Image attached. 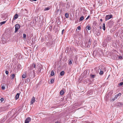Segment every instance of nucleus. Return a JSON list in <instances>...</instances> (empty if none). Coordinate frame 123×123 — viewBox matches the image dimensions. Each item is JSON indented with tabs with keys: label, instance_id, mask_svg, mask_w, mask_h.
I'll return each instance as SVG.
<instances>
[{
	"label": "nucleus",
	"instance_id": "11",
	"mask_svg": "<svg viewBox=\"0 0 123 123\" xmlns=\"http://www.w3.org/2000/svg\"><path fill=\"white\" fill-rule=\"evenodd\" d=\"M50 75L52 76H53L54 75V73L53 70H52L51 72V74Z\"/></svg>",
	"mask_w": 123,
	"mask_h": 123
},
{
	"label": "nucleus",
	"instance_id": "3",
	"mask_svg": "<svg viewBox=\"0 0 123 123\" xmlns=\"http://www.w3.org/2000/svg\"><path fill=\"white\" fill-rule=\"evenodd\" d=\"M112 17V15L111 14L108 15H106L105 17V20L107 21L111 18Z\"/></svg>",
	"mask_w": 123,
	"mask_h": 123
},
{
	"label": "nucleus",
	"instance_id": "31",
	"mask_svg": "<svg viewBox=\"0 0 123 123\" xmlns=\"http://www.w3.org/2000/svg\"><path fill=\"white\" fill-rule=\"evenodd\" d=\"M5 73L6 74H8V72L7 71H5Z\"/></svg>",
	"mask_w": 123,
	"mask_h": 123
},
{
	"label": "nucleus",
	"instance_id": "13",
	"mask_svg": "<svg viewBox=\"0 0 123 123\" xmlns=\"http://www.w3.org/2000/svg\"><path fill=\"white\" fill-rule=\"evenodd\" d=\"M86 28L89 30L91 29L90 27L88 25L86 27Z\"/></svg>",
	"mask_w": 123,
	"mask_h": 123
},
{
	"label": "nucleus",
	"instance_id": "4",
	"mask_svg": "<svg viewBox=\"0 0 123 123\" xmlns=\"http://www.w3.org/2000/svg\"><path fill=\"white\" fill-rule=\"evenodd\" d=\"M31 70H29V73L28 75L29 76H32V75L34 74V70H33L31 72Z\"/></svg>",
	"mask_w": 123,
	"mask_h": 123
},
{
	"label": "nucleus",
	"instance_id": "6",
	"mask_svg": "<svg viewBox=\"0 0 123 123\" xmlns=\"http://www.w3.org/2000/svg\"><path fill=\"white\" fill-rule=\"evenodd\" d=\"M35 98H34V97H33L31 100V104H33V103L35 102Z\"/></svg>",
	"mask_w": 123,
	"mask_h": 123
},
{
	"label": "nucleus",
	"instance_id": "28",
	"mask_svg": "<svg viewBox=\"0 0 123 123\" xmlns=\"http://www.w3.org/2000/svg\"><path fill=\"white\" fill-rule=\"evenodd\" d=\"M123 82H122L120 83L119 84V85L120 86H121L122 85H123Z\"/></svg>",
	"mask_w": 123,
	"mask_h": 123
},
{
	"label": "nucleus",
	"instance_id": "38",
	"mask_svg": "<svg viewBox=\"0 0 123 123\" xmlns=\"http://www.w3.org/2000/svg\"><path fill=\"white\" fill-rule=\"evenodd\" d=\"M55 123H58V122H56Z\"/></svg>",
	"mask_w": 123,
	"mask_h": 123
},
{
	"label": "nucleus",
	"instance_id": "35",
	"mask_svg": "<svg viewBox=\"0 0 123 123\" xmlns=\"http://www.w3.org/2000/svg\"><path fill=\"white\" fill-rule=\"evenodd\" d=\"M89 17V16H88V17H87V18H86V19L87 20V19H88Z\"/></svg>",
	"mask_w": 123,
	"mask_h": 123
},
{
	"label": "nucleus",
	"instance_id": "29",
	"mask_svg": "<svg viewBox=\"0 0 123 123\" xmlns=\"http://www.w3.org/2000/svg\"><path fill=\"white\" fill-rule=\"evenodd\" d=\"M116 99H116V98H115V97L113 99H112V101H114L115 100H116Z\"/></svg>",
	"mask_w": 123,
	"mask_h": 123
},
{
	"label": "nucleus",
	"instance_id": "9",
	"mask_svg": "<svg viewBox=\"0 0 123 123\" xmlns=\"http://www.w3.org/2000/svg\"><path fill=\"white\" fill-rule=\"evenodd\" d=\"M19 94L18 93H17L16 96L15 98L16 100L19 97Z\"/></svg>",
	"mask_w": 123,
	"mask_h": 123
},
{
	"label": "nucleus",
	"instance_id": "36",
	"mask_svg": "<svg viewBox=\"0 0 123 123\" xmlns=\"http://www.w3.org/2000/svg\"><path fill=\"white\" fill-rule=\"evenodd\" d=\"M100 20L101 22H102L103 21L102 19H100Z\"/></svg>",
	"mask_w": 123,
	"mask_h": 123
},
{
	"label": "nucleus",
	"instance_id": "17",
	"mask_svg": "<svg viewBox=\"0 0 123 123\" xmlns=\"http://www.w3.org/2000/svg\"><path fill=\"white\" fill-rule=\"evenodd\" d=\"M64 93V92L62 90L60 92V94L61 95H63Z\"/></svg>",
	"mask_w": 123,
	"mask_h": 123
},
{
	"label": "nucleus",
	"instance_id": "12",
	"mask_svg": "<svg viewBox=\"0 0 123 123\" xmlns=\"http://www.w3.org/2000/svg\"><path fill=\"white\" fill-rule=\"evenodd\" d=\"M84 19V17L83 16L81 17L79 19L80 21H81L82 20H83Z\"/></svg>",
	"mask_w": 123,
	"mask_h": 123
},
{
	"label": "nucleus",
	"instance_id": "23",
	"mask_svg": "<svg viewBox=\"0 0 123 123\" xmlns=\"http://www.w3.org/2000/svg\"><path fill=\"white\" fill-rule=\"evenodd\" d=\"M91 42L90 41H89L88 42V44L89 45V46H88L87 47H90V45H91Z\"/></svg>",
	"mask_w": 123,
	"mask_h": 123
},
{
	"label": "nucleus",
	"instance_id": "20",
	"mask_svg": "<svg viewBox=\"0 0 123 123\" xmlns=\"http://www.w3.org/2000/svg\"><path fill=\"white\" fill-rule=\"evenodd\" d=\"M65 17L66 18H67L68 16V13H66L65 14Z\"/></svg>",
	"mask_w": 123,
	"mask_h": 123
},
{
	"label": "nucleus",
	"instance_id": "5",
	"mask_svg": "<svg viewBox=\"0 0 123 123\" xmlns=\"http://www.w3.org/2000/svg\"><path fill=\"white\" fill-rule=\"evenodd\" d=\"M31 120V119L30 117H27L25 121V123H29L30 121Z\"/></svg>",
	"mask_w": 123,
	"mask_h": 123
},
{
	"label": "nucleus",
	"instance_id": "25",
	"mask_svg": "<svg viewBox=\"0 0 123 123\" xmlns=\"http://www.w3.org/2000/svg\"><path fill=\"white\" fill-rule=\"evenodd\" d=\"M23 38H25L26 37V35L25 34H23Z\"/></svg>",
	"mask_w": 123,
	"mask_h": 123
},
{
	"label": "nucleus",
	"instance_id": "37",
	"mask_svg": "<svg viewBox=\"0 0 123 123\" xmlns=\"http://www.w3.org/2000/svg\"><path fill=\"white\" fill-rule=\"evenodd\" d=\"M99 27V28H100V29H101V26H100Z\"/></svg>",
	"mask_w": 123,
	"mask_h": 123
},
{
	"label": "nucleus",
	"instance_id": "15",
	"mask_svg": "<svg viewBox=\"0 0 123 123\" xmlns=\"http://www.w3.org/2000/svg\"><path fill=\"white\" fill-rule=\"evenodd\" d=\"M6 21H5L2 22L0 23V25H2L3 24H5L6 23Z\"/></svg>",
	"mask_w": 123,
	"mask_h": 123
},
{
	"label": "nucleus",
	"instance_id": "33",
	"mask_svg": "<svg viewBox=\"0 0 123 123\" xmlns=\"http://www.w3.org/2000/svg\"><path fill=\"white\" fill-rule=\"evenodd\" d=\"M119 58L120 59H122V56H119Z\"/></svg>",
	"mask_w": 123,
	"mask_h": 123
},
{
	"label": "nucleus",
	"instance_id": "30",
	"mask_svg": "<svg viewBox=\"0 0 123 123\" xmlns=\"http://www.w3.org/2000/svg\"><path fill=\"white\" fill-rule=\"evenodd\" d=\"M95 75H91V77L92 78H93L94 77H95Z\"/></svg>",
	"mask_w": 123,
	"mask_h": 123
},
{
	"label": "nucleus",
	"instance_id": "8",
	"mask_svg": "<svg viewBox=\"0 0 123 123\" xmlns=\"http://www.w3.org/2000/svg\"><path fill=\"white\" fill-rule=\"evenodd\" d=\"M18 17V15L17 14H16L15 15L13 19L14 20H15L17 19Z\"/></svg>",
	"mask_w": 123,
	"mask_h": 123
},
{
	"label": "nucleus",
	"instance_id": "24",
	"mask_svg": "<svg viewBox=\"0 0 123 123\" xmlns=\"http://www.w3.org/2000/svg\"><path fill=\"white\" fill-rule=\"evenodd\" d=\"M26 77V75L25 74H23L22 76V77L23 78H25Z\"/></svg>",
	"mask_w": 123,
	"mask_h": 123
},
{
	"label": "nucleus",
	"instance_id": "22",
	"mask_svg": "<svg viewBox=\"0 0 123 123\" xmlns=\"http://www.w3.org/2000/svg\"><path fill=\"white\" fill-rule=\"evenodd\" d=\"M49 9V8L48 7H46L44 9V11H47Z\"/></svg>",
	"mask_w": 123,
	"mask_h": 123
},
{
	"label": "nucleus",
	"instance_id": "18",
	"mask_svg": "<svg viewBox=\"0 0 123 123\" xmlns=\"http://www.w3.org/2000/svg\"><path fill=\"white\" fill-rule=\"evenodd\" d=\"M1 88H2V89L3 90H4V89H5V86H4V85H3L2 86Z\"/></svg>",
	"mask_w": 123,
	"mask_h": 123
},
{
	"label": "nucleus",
	"instance_id": "16",
	"mask_svg": "<svg viewBox=\"0 0 123 123\" xmlns=\"http://www.w3.org/2000/svg\"><path fill=\"white\" fill-rule=\"evenodd\" d=\"M15 77V75L14 74H12L11 76V77L12 79H13Z\"/></svg>",
	"mask_w": 123,
	"mask_h": 123
},
{
	"label": "nucleus",
	"instance_id": "1",
	"mask_svg": "<svg viewBox=\"0 0 123 123\" xmlns=\"http://www.w3.org/2000/svg\"><path fill=\"white\" fill-rule=\"evenodd\" d=\"M40 65L39 63H37V66L35 64L33 63L31 65L30 67V70H32L33 68H35L36 69H38L39 70V69H40Z\"/></svg>",
	"mask_w": 123,
	"mask_h": 123
},
{
	"label": "nucleus",
	"instance_id": "32",
	"mask_svg": "<svg viewBox=\"0 0 123 123\" xmlns=\"http://www.w3.org/2000/svg\"><path fill=\"white\" fill-rule=\"evenodd\" d=\"M4 100V99L3 98H1L0 99V101L1 102H2Z\"/></svg>",
	"mask_w": 123,
	"mask_h": 123
},
{
	"label": "nucleus",
	"instance_id": "19",
	"mask_svg": "<svg viewBox=\"0 0 123 123\" xmlns=\"http://www.w3.org/2000/svg\"><path fill=\"white\" fill-rule=\"evenodd\" d=\"M68 61V63L69 64H72V61L71 60H69Z\"/></svg>",
	"mask_w": 123,
	"mask_h": 123
},
{
	"label": "nucleus",
	"instance_id": "2",
	"mask_svg": "<svg viewBox=\"0 0 123 123\" xmlns=\"http://www.w3.org/2000/svg\"><path fill=\"white\" fill-rule=\"evenodd\" d=\"M15 32H16L20 28V26L18 24H17L15 25Z\"/></svg>",
	"mask_w": 123,
	"mask_h": 123
},
{
	"label": "nucleus",
	"instance_id": "27",
	"mask_svg": "<svg viewBox=\"0 0 123 123\" xmlns=\"http://www.w3.org/2000/svg\"><path fill=\"white\" fill-rule=\"evenodd\" d=\"M77 29L78 30H80L81 29L80 27L79 26H78L77 27Z\"/></svg>",
	"mask_w": 123,
	"mask_h": 123
},
{
	"label": "nucleus",
	"instance_id": "10",
	"mask_svg": "<svg viewBox=\"0 0 123 123\" xmlns=\"http://www.w3.org/2000/svg\"><path fill=\"white\" fill-rule=\"evenodd\" d=\"M64 74V71H63L61 72L60 73V75L61 76H63Z\"/></svg>",
	"mask_w": 123,
	"mask_h": 123
},
{
	"label": "nucleus",
	"instance_id": "21",
	"mask_svg": "<svg viewBox=\"0 0 123 123\" xmlns=\"http://www.w3.org/2000/svg\"><path fill=\"white\" fill-rule=\"evenodd\" d=\"M54 82V80L53 79H52L50 81V82L51 83H53Z\"/></svg>",
	"mask_w": 123,
	"mask_h": 123
},
{
	"label": "nucleus",
	"instance_id": "26",
	"mask_svg": "<svg viewBox=\"0 0 123 123\" xmlns=\"http://www.w3.org/2000/svg\"><path fill=\"white\" fill-rule=\"evenodd\" d=\"M103 73V72L102 71H100L99 73L100 74H102Z\"/></svg>",
	"mask_w": 123,
	"mask_h": 123
},
{
	"label": "nucleus",
	"instance_id": "7",
	"mask_svg": "<svg viewBox=\"0 0 123 123\" xmlns=\"http://www.w3.org/2000/svg\"><path fill=\"white\" fill-rule=\"evenodd\" d=\"M121 95V94L120 93H118L116 95L115 97V98L117 99L118 98H119Z\"/></svg>",
	"mask_w": 123,
	"mask_h": 123
},
{
	"label": "nucleus",
	"instance_id": "14",
	"mask_svg": "<svg viewBox=\"0 0 123 123\" xmlns=\"http://www.w3.org/2000/svg\"><path fill=\"white\" fill-rule=\"evenodd\" d=\"M103 29L105 31V23H104L103 25Z\"/></svg>",
	"mask_w": 123,
	"mask_h": 123
},
{
	"label": "nucleus",
	"instance_id": "34",
	"mask_svg": "<svg viewBox=\"0 0 123 123\" xmlns=\"http://www.w3.org/2000/svg\"><path fill=\"white\" fill-rule=\"evenodd\" d=\"M64 32V30H62V34L63 33V32Z\"/></svg>",
	"mask_w": 123,
	"mask_h": 123
}]
</instances>
